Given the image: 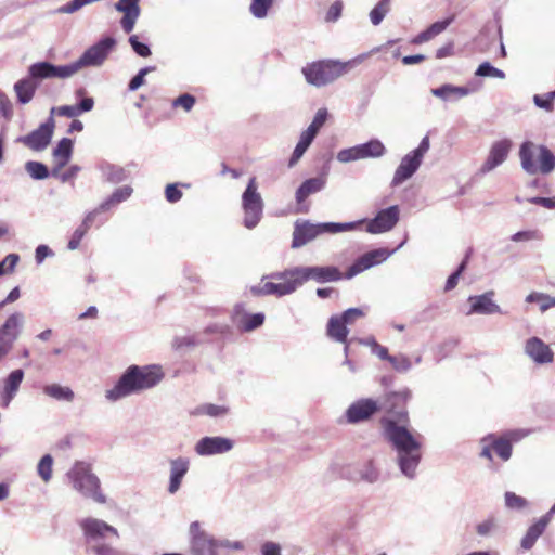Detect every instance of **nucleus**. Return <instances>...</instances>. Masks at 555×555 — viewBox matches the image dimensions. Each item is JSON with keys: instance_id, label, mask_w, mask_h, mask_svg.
Returning a JSON list of instances; mask_svg holds the SVG:
<instances>
[{"instance_id": "obj_36", "label": "nucleus", "mask_w": 555, "mask_h": 555, "mask_svg": "<svg viewBox=\"0 0 555 555\" xmlns=\"http://www.w3.org/2000/svg\"><path fill=\"white\" fill-rule=\"evenodd\" d=\"M324 178L317 177L304 181L295 194L297 204H301L309 195L320 192L324 189Z\"/></svg>"}, {"instance_id": "obj_51", "label": "nucleus", "mask_w": 555, "mask_h": 555, "mask_svg": "<svg viewBox=\"0 0 555 555\" xmlns=\"http://www.w3.org/2000/svg\"><path fill=\"white\" fill-rule=\"evenodd\" d=\"M195 96L190 93H183L172 101V107H181L185 112H190L195 105Z\"/></svg>"}, {"instance_id": "obj_3", "label": "nucleus", "mask_w": 555, "mask_h": 555, "mask_svg": "<svg viewBox=\"0 0 555 555\" xmlns=\"http://www.w3.org/2000/svg\"><path fill=\"white\" fill-rule=\"evenodd\" d=\"M522 170L528 175H550L555 170V154L545 145L525 141L519 147Z\"/></svg>"}, {"instance_id": "obj_34", "label": "nucleus", "mask_w": 555, "mask_h": 555, "mask_svg": "<svg viewBox=\"0 0 555 555\" xmlns=\"http://www.w3.org/2000/svg\"><path fill=\"white\" fill-rule=\"evenodd\" d=\"M348 325L338 317L337 314L332 315L328 319L326 333L327 336L337 341V343H347V337L349 334Z\"/></svg>"}, {"instance_id": "obj_63", "label": "nucleus", "mask_w": 555, "mask_h": 555, "mask_svg": "<svg viewBox=\"0 0 555 555\" xmlns=\"http://www.w3.org/2000/svg\"><path fill=\"white\" fill-rule=\"evenodd\" d=\"M496 528V521L494 518H488L482 522L478 524L476 531L479 535H488Z\"/></svg>"}, {"instance_id": "obj_28", "label": "nucleus", "mask_w": 555, "mask_h": 555, "mask_svg": "<svg viewBox=\"0 0 555 555\" xmlns=\"http://www.w3.org/2000/svg\"><path fill=\"white\" fill-rule=\"evenodd\" d=\"M493 295V292H487L482 295L469 296L470 309L467 314H493L501 312L500 307L492 300Z\"/></svg>"}, {"instance_id": "obj_9", "label": "nucleus", "mask_w": 555, "mask_h": 555, "mask_svg": "<svg viewBox=\"0 0 555 555\" xmlns=\"http://www.w3.org/2000/svg\"><path fill=\"white\" fill-rule=\"evenodd\" d=\"M267 278L273 281L251 286V294L256 296L275 295L282 297L293 294L299 287L296 276L293 275V268L282 272H274Z\"/></svg>"}, {"instance_id": "obj_17", "label": "nucleus", "mask_w": 555, "mask_h": 555, "mask_svg": "<svg viewBox=\"0 0 555 555\" xmlns=\"http://www.w3.org/2000/svg\"><path fill=\"white\" fill-rule=\"evenodd\" d=\"M28 76L34 81H41L44 79H67L74 76L70 63L66 65H54L50 62H37L28 67Z\"/></svg>"}, {"instance_id": "obj_2", "label": "nucleus", "mask_w": 555, "mask_h": 555, "mask_svg": "<svg viewBox=\"0 0 555 555\" xmlns=\"http://www.w3.org/2000/svg\"><path fill=\"white\" fill-rule=\"evenodd\" d=\"M164 377L159 365H130L120 375L115 385L105 390V399L116 402L134 393L155 387Z\"/></svg>"}, {"instance_id": "obj_53", "label": "nucleus", "mask_w": 555, "mask_h": 555, "mask_svg": "<svg viewBox=\"0 0 555 555\" xmlns=\"http://www.w3.org/2000/svg\"><path fill=\"white\" fill-rule=\"evenodd\" d=\"M155 68L154 67H143L141 68L138 74L130 80L129 82V86H128V89L130 91H135L138 90L141 86L144 85V78L145 76L154 70Z\"/></svg>"}, {"instance_id": "obj_64", "label": "nucleus", "mask_w": 555, "mask_h": 555, "mask_svg": "<svg viewBox=\"0 0 555 555\" xmlns=\"http://www.w3.org/2000/svg\"><path fill=\"white\" fill-rule=\"evenodd\" d=\"M261 555H282V547L279 543L268 541L261 546Z\"/></svg>"}, {"instance_id": "obj_60", "label": "nucleus", "mask_w": 555, "mask_h": 555, "mask_svg": "<svg viewBox=\"0 0 555 555\" xmlns=\"http://www.w3.org/2000/svg\"><path fill=\"white\" fill-rule=\"evenodd\" d=\"M56 113L60 116L74 118L79 116L78 109L76 106L73 105H63L60 107H52L51 108V116L53 117V114Z\"/></svg>"}, {"instance_id": "obj_33", "label": "nucleus", "mask_w": 555, "mask_h": 555, "mask_svg": "<svg viewBox=\"0 0 555 555\" xmlns=\"http://www.w3.org/2000/svg\"><path fill=\"white\" fill-rule=\"evenodd\" d=\"M13 88L17 102L21 104H27L33 100L38 88V83L27 76L17 80Z\"/></svg>"}, {"instance_id": "obj_16", "label": "nucleus", "mask_w": 555, "mask_h": 555, "mask_svg": "<svg viewBox=\"0 0 555 555\" xmlns=\"http://www.w3.org/2000/svg\"><path fill=\"white\" fill-rule=\"evenodd\" d=\"M54 118L50 116L48 120L41 124L37 129L27 135L17 138V142L23 143L28 149L40 152L48 147L54 131Z\"/></svg>"}, {"instance_id": "obj_4", "label": "nucleus", "mask_w": 555, "mask_h": 555, "mask_svg": "<svg viewBox=\"0 0 555 555\" xmlns=\"http://www.w3.org/2000/svg\"><path fill=\"white\" fill-rule=\"evenodd\" d=\"M365 220H359L353 222H323V223H311L308 220H297L294 225L293 232V248H299L309 242L313 241L321 234L331 233L336 234L345 231L356 230Z\"/></svg>"}, {"instance_id": "obj_39", "label": "nucleus", "mask_w": 555, "mask_h": 555, "mask_svg": "<svg viewBox=\"0 0 555 555\" xmlns=\"http://www.w3.org/2000/svg\"><path fill=\"white\" fill-rule=\"evenodd\" d=\"M314 140V137H312L310 133L304 131L300 134L299 141L296 144L294 152L289 158L288 166L293 167L297 164V162L302 157V155L306 153L312 141Z\"/></svg>"}, {"instance_id": "obj_22", "label": "nucleus", "mask_w": 555, "mask_h": 555, "mask_svg": "<svg viewBox=\"0 0 555 555\" xmlns=\"http://www.w3.org/2000/svg\"><path fill=\"white\" fill-rule=\"evenodd\" d=\"M512 145L509 139L495 141L490 147L487 159L480 167V172L488 173L502 165L507 159Z\"/></svg>"}, {"instance_id": "obj_52", "label": "nucleus", "mask_w": 555, "mask_h": 555, "mask_svg": "<svg viewBox=\"0 0 555 555\" xmlns=\"http://www.w3.org/2000/svg\"><path fill=\"white\" fill-rule=\"evenodd\" d=\"M347 325L353 324L358 319L365 315V312L360 308H349L341 314H337Z\"/></svg>"}, {"instance_id": "obj_37", "label": "nucleus", "mask_w": 555, "mask_h": 555, "mask_svg": "<svg viewBox=\"0 0 555 555\" xmlns=\"http://www.w3.org/2000/svg\"><path fill=\"white\" fill-rule=\"evenodd\" d=\"M547 524L548 516H543L537 522L530 526L527 533L521 539V547L525 550H530L534 545L539 537L544 532Z\"/></svg>"}, {"instance_id": "obj_19", "label": "nucleus", "mask_w": 555, "mask_h": 555, "mask_svg": "<svg viewBox=\"0 0 555 555\" xmlns=\"http://www.w3.org/2000/svg\"><path fill=\"white\" fill-rule=\"evenodd\" d=\"M400 219V208L398 205L382 209L377 215L367 221L366 232L371 234H380L392 230Z\"/></svg>"}, {"instance_id": "obj_21", "label": "nucleus", "mask_w": 555, "mask_h": 555, "mask_svg": "<svg viewBox=\"0 0 555 555\" xmlns=\"http://www.w3.org/2000/svg\"><path fill=\"white\" fill-rule=\"evenodd\" d=\"M233 440L221 436H214L199 439L194 449L201 456H211L227 453L233 449Z\"/></svg>"}, {"instance_id": "obj_47", "label": "nucleus", "mask_w": 555, "mask_h": 555, "mask_svg": "<svg viewBox=\"0 0 555 555\" xmlns=\"http://www.w3.org/2000/svg\"><path fill=\"white\" fill-rule=\"evenodd\" d=\"M492 447L496 454L503 460H509L512 455V444L504 439H495L492 437Z\"/></svg>"}, {"instance_id": "obj_6", "label": "nucleus", "mask_w": 555, "mask_h": 555, "mask_svg": "<svg viewBox=\"0 0 555 555\" xmlns=\"http://www.w3.org/2000/svg\"><path fill=\"white\" fill-rule=\"evenodd\" d=\"M350 67V62L341 63L327 60L308 64L302 68V74L308 83L315 87L326 86L344 75Z\"/></svg>"}, {"instance_id": "obj_18", "label": "nucleus", "mask_w": 555, "mask_h": 555, "mask_svg": "<svg viewBox=\"0 0 555 555\" xmlns=\"http://www.w3.org/2000/svg\"><path fill=\"white\" fill-rule=\"evenodd\" d=\"M405 241H403L396 249L392 250L387 248H377L365 253L350 266L347 276L352 278L363 272L364 270L386 261L397 249L402 247Z\"/></svg>"}, {"instance_id": "obj_57", "label": "nucleus", "mask_w": 555, "mask_h": 555, "mask_svg": "<svg viewBox=\"0 0 555 555\" xmlns=\"http://www.w3.org/2000/svg\"><path fill=\"white\" fill-rule=\"evenodd\" d=\"M88 232L87 229H85L83 227L79 225L73 233L70 240L68 241V244H67V247L69 250H75L79 247L80 245V242L81 240L83 238V236L86 235V233Z\"/></svg>"}, {"instance_id": "obj_1", "label": "nucleus", "mask_w": 555, "mask_h": 555, "mask_svg": "<svg viewBox=\"0 0 555 555\" xmlns=\"http://www.w3.org/2000/svg\"><path fill=\"white\" fill-rule=\"evenodd\" d=\"M382 426L385 438L397 453V463L401 473L409 479H413L422 459L423 436L391 418H383Z\"/></svg>"}, {"instance_id": "obj_24", "label": "nucleus", "mask_w": 555, "mask_h": 555, "mask_svg": "<svg viewBox=\"0 0 555 555\" xmlns=\"http://www.w3.org/2000/svg\"><path fill=\"white\" fill-rule=\"evenodd\" d=\"M191 466V461L185 456H178L169 460V482L167 491L169 494H176L182 485Z\"/></svg>"}, {"instance_id": "obj_42", "label": "nucleus", "mask_w": 555, "mask_h": 555, "mask_svg": "<svg viewBox=\"0 0 555 555\" xmlns=\"http://www.w3.org/2000/svg\"><path fill=\"white\" fill-rule=\"evenodd\" d=\"M26 172L35 180H43L49 177L47 166L40 162L28 160L25 164Z\"/></svg>"}, {"instance_id": "obj_8", "label": "nucleus", "mask_w": 555, "mask_h": 555, "mask_svg": "<svg viewBox=\"0 0 555 555\" xmlns=\"http://www.w3.org/2000/svg\"><path fill=\"white\" fill-rule=\"evenodd\" d=\"M116 44L117 41L115 38L109 36L102 37L99 41L86 49L77 61L70 63L73 74L75 75L85 67H101L114 51Z\"/></svg>"}, {"instance_id": "obj_23", "label": "nucleus", "mask_w": 555, "mask_h": 555, "mask_svg": "<svg viewBox=\"0 0 555 555\" xmlns=\"http://www.w3.org/2000/svg\"><path fill=\"white\" fill-rule=\"evenodd\" d=\"M524 351L528 358L539 365L552 363L554 360V352L550 346L539 337H530L527 339Z\"/></svg>"}, {"instance_id": "obj_61", "label": "nucleus", "mask_w": 555, "mask_h": 555, "mask_svg": "<svg viewBox=\"0 0 555 555\" xmlns=\"http://www.w3.org/2000/svg\"><path fill=\"white\" fill-rule=\"evenodd\" d=\"M341 11H343V2L340 0L335 1L328 8L326 15H325V21L326 22H336L340 17Z\"/></svg>"}, {"instance_id": "obj_30", "label": "nucleus", "mask_w": 555, "mask_h": 555, "mask_svg": "<svg viewBox=\"0 0 555 555\" xmlns=\"http://www.w3.org/2000/svg\"><path fill=\"white\" fill-rule=\"evenodd\" d=\"M73 153V141L68 138H63L59 141L57 145L52 152L54 167L51 171L53 177L59 175V171L67 165Z\"/></svg>"}, {"instance_id": "obj_32", "label": "nucleus", "mask_w": 555, "mask_h": 555, "mask_svg": "<svg viewBox=\"0 0 555 555\" xmlns=\"http://www.w3.org/2000/svg\"><path fill=\"white\" fill-rule=\"evenodd\" d=\"M454 18L455 16L451 15L444 18L443 21L433 23L428 28L421 31L417 36H415L412 39V43L422 44L434 39L436 36L442 34L448 28V26L454 21Z\"/></svg>"}, {"instance_id": "obj_35", "label": "nucleus", "mask_w": 555, "mask_h": 555, "mask_svg": "<svg viewBox=\"0 0 555 555\" xmlns=\"http://www.w3.org/2000/svg\"><path fill=\"white\" fill-rule=\"evenodd\" d=\"M99 170L104 181L112 184L120 183L128 178V173L124 167L106 162L99 165Z\"/></svg>"}, {"instance_id": "obj_49", "label": "nucleus", "mask_w": 555, "mask_h": 555, "mask_svg": "<svg viewBox=\"0 0 555 555\" xmlns=\"http://www.w3.org/2000/svg\"><path fill=\"white\" fill-rule=\"evenodd\" d=\"M326 118H327V111L325 108H320L317 112V114L314 115L312 122L309 125V127L305 131L315 138L319 130L325 124Z\"/></svg>"}, {"instance_id": "obj_13", "label": "nucleus", "mask_w": 555, "mask_h": 555, "mask_svg": "<svg viewBox=\"0 0 555 555\" xmlns=\"http://www.w3.org/2000/svg\"><path fill=\"white\" fill-rule=\"evenodd\" d=\"M328 470L334 475H339L343 478L350 480H363L370 483L377 481L379 477L378 469L375 467L372 461H367L359 467L333 462L330 465Z\"/></svg>"}, {"instance_id": "obj_58", "label": "nucleus", "mask_w": 555, "mask_h": 555, "mask_svg": "<svg viewBox=\"0 0 555 555\" xmlns=\"http://www.w3.org/2000/svg\"><path fill=\"white\" fill-rule=\"evenodd\" d=\"M466 268V261L464 260L457 268V270L455 272H453L447 280L446 282V285H444V291L446 292H450L452 291L456 285H457V282H459V279L462 274V272L465 270Z\"/></svg>"}, {"instance_id": "obj_26", "label": "nucleus", "mask_w": 555, "mask_h": 555, "mask_svg": "<svg viewBox=\"0 0 555 555\" xmlns=\"http://www.w3.org/2000/svg\"><path fill=\"white\" fill-rule=\"evenodd\" d=\"M140 0H118L115 3L116 11L122 13L120 26L126 34L133 30L135 23L140 16Z\"/></svg>"}, {"instance_id": "obj_20", "label": "nucleus", "mask_w": 555, "mask_h": 555, "mask_svg": "<svg viewBox=\"0 0 555 555\" xmlns=\"http://www.w3.org/2000/svg\"><path fill=\"white\" fill-rule=\"evenodd\" d=\"M379 410V404L376 400L367 398L360 399L349 405L346 410L345 417L349 424H358L367 421Z\"/></svg>"}, {"instance_id": "obj_50", "label": "nucleus", "mask_w": 555, "mask_h": 555, "mask_svg": "<svg viewBox=\"0 0 555 555\" xmlns=\"http://www.w3.org/2000/svg\"><path fill=\"white\" fill-rule=\"evenodd\" d=\"M505 505L511 509L520 511L528 506V501L525 498L515 494L514 492L507 491L505 493Z\"/></svg>"}, {"instance_id": "obj_15", "label": "nucleus", "mask_w": 555, "mask_h": 555, "mask_svg": "<svg viewBox=\"0 0 555 555\" xmlns=\"http://www.w3.org/2000/svg\"><path fill=\"white\" fill-rule=\"evenodd\" d=\"M79 526L83 532L87 542H98L106 540L109 537L116 539L119 538V532L115 527L108 525L106 521L99 518H83L79 521Z\"/></svg>"}, {"instance_id": "obj_27", "label": "nucleus", "mask_w": 555, "mask_h": 555, "mask_svg": "<svg viewBox=\"0 0 555 555\" xmlns=\"http://www.w3.org/2000/svg\"><path fill=\"white\" fill-rule=\"evenodd\" d=\"M232 320L240 330L251 332L263 324L264 314L262 312L248 314L244 305L237 304L233 309Z\"/></svg>"}, {"instance_id": "obj_11", "label": "nucleus", "mask_w": 555, "mask_h": 555, "mask_svg": "<svg viewBox=\"0 0 555 555\" xmlns=\"http://www.w3.org/2000/svg\"><path fill=\"white\" fill-rule=\"evenodd\" d=\"M189 543L191 555H217L219 550L218 540L209 534L199 521L190 524Z\"/></svg>"}, {"instance_id": "obj_46", "label": "nucleus", "mask_w": 555, "mask_h": 555, "mask_svg": "<svg viewBox=\"0 0 555 555\" xmlns=\"http://www.w3.org/2000/svg\"><path fill=\"white\" fill-rule=\"evenodd\" d=\"M392 369L400 373H406L412 369V363L405 354L390 356L387 360Z\"/></svg>"}, {"instance_id": "obj_12", "label": "nucleus", "mask_w": 555, "mask_h": 555, "mask_svg": "<svg viewBox=\"0 0 555 555\" xmlns=\"http://www.w3.org/2000/svg\"><path fill=\"white\" fill-rule=\"evenodd\" d=\"M387 152L384 143L378 139H372L365 143L340 150L336 158L339 163L346 164L365 158H379Z\"/></svg>"}, {"instance_id": "obj_48", "label": "nucleus", "mask_w": 555, "mask_h": 555, "mask_svg": "<svg viewBox=\"0 0 555 555\" xmlns=\"http://www.w3.org/2000/svg\"><path fill=\"white\" fill-rule=\"evenodd\" d=\"M554 100H555V91L547 92L543 95L535 94L533 95V103L539 107L546 112L554 111Z\"/></svg>"}, {"instance_id": "obj_29", "label": "nucleus", "mask_w": 555, "mask_h": 555, "mask_svg": "<svg viewBox=\"0 0 555 555\" xmlns=\"http://www.w3.org/2000/svg\"><path fill=\"white\" fill-rule=\"evenodd\" d=\"M24 379V372L21 369L12 371L3 382L1 391V404L7 408L15 398L20 386Z\"/></svg>"}, {"instance_id": "obj_54", "label": "nucleus", "mask_w": 555, "mask_h": 555, "mask_svg": "<svg viewBox=\"0 0 555 555\" xmlns=\"http://www.w3.org/2000/svg\"><path fill=\"white\" fill-rule=\"evenodd\" d=\"M129 43L130 46L132 47L133 51L142 56V57H147L151 55V49L147 44L143 43V42H140L139 39H138V36L135 35H132L129 37Z\"/></svg>"}, {"instance_id": "obj_10", "label": "nucleus", "mask_w": 555, "mask_h": 555, "mask_svg": "<svg viewBox=\"0 0 555 555\" xmlns=\"http://www.w3.org/2000/svg\"><path fill=\"white\" fill-rule=\"evenodd\" d=\"M242 209L244 212V225L251 230L258 225L263 214V199L258 192L255 177H251L242 194Z\"/></svg>"}, {"instance_id": "obj_14", "label": "nucleus", "mask_w": 555, "mask_h": 555, "mask_svg": "<svg viewBox=\"0 0 555 555\" xmlns=\"http://www.w3.org/2000/svg\"><path fill=\"white\" fill-rule=\"evenodd\" d=\"M293 275L296 276L298 285L305 282L315 281L318 283L334 282L341 279V273L336 267H295Z\"/></svg>"}, {"instance_id": "obj_5", "label": "nucleus", "mask_w": 555, "mask_h": 555, "mask_svg": "<svg viewBox=\"0 0 555 555\" xmlns=\"http://www.w3.org/2000/svg\"><path fill=\"white\" fill-rule=\"evenodd\" d=\"M66 477L73 489L82 496L92 499L100 504L106 503V496L101 491L100 479L92 473L89 463L76 462L67 472Z\"/></svg>"}, {"instance_id": "obj_59", "label": "nucleus", "mask_w": 555, "mask_h": 555, "mask_svg": "<svg viewBox=\"0 0 555 555\" xmlns=\"http://www.w3.org/2000/svg\"><path fill=\"white\" fill-rule=\"evenodd\" d=\"M133 189L130 185H124L114 190L111 194L118 204L126 202L132 195Z\"/></svg>"}, {"instance_id": "obj_56", "label": "nucleus", "mask_w": 555, "mask_h": 555, "mask_svg": "<svg viewBox=\"0 0 555 555\" xmlns=\"http://www.w3.org/2000/svg\"><path fill=\"white\" fill-rule=\"evenodd\" d=\"M182 195H183L182 191L179 190L178 183L167 184V186L165 189V197H166L167 202H169L171 204L177 203L182 198Z\"/></svg>"}, {"instance_id": "obj_62", "label": "nucleus", "mask_w": 555, "mask_h": 555, "mask_svg": "<svg viewBox=\"0 0 555 555\" xmlns=\"http://www.w3.org/2000/svg\"><path fill=\"white\" fill-rule=\"evenodd\" d=\"M53 256L54 253L48 245L41 244L35 249V260L37 264H41L46 258Z\"/></svg>"}, {"instance_id": "obj_31", "label": "nucleus", "mask_w": 555, "mask_h": 555, "mask_svg": "<svg viewBox=\"0 0 555 555\" xmlns=\"http://www.w3.org/2000/svg\"><path fill=\"white\" fill-rule=\"evenodd\" d=\"M474 91L468 87H457L450 83H444L441 87L431 89V94L441 99L444 102L455 101L457 99L467 96Z\"/></svg>"}, {"instance_id": "obj_38", "label": "nucleus", "mask_w": 555, "mask_h": 555, "mask_svg": "<svg viewBox=\"0 0 555 555\" xmlns=\"http://www.w3.org/2000/svg\"><path fill=\"white\" fill-rule=\"evenodd\" d=\"M43 393L57 401L72 402L75 398V393L68 386H62L59 384H50L43 387Z\"/></svg>"}, {"instance_id": "obj_41", "label": "nucleus", "mask_w": 555, "mask_h": 555, "mask_svg": "<svg viewBox=\"0 0 555 555\" xmlns=\"http://www.w3.org/2000/svg\"><path fill=\"white\" fill-rule=\"evenodd\" d=\"M526 301L529 304H538L542 312L546 311L552 307H555V297H551L544 293H530L526 297Z\"/></svg>"}, {"instance_id": "obj_45", "label": "nucleus", "mask_w": 555, "mask_h": 555, "mask_svg": "<svg viewBox=\"0 0 555 555\" xmlns=\"http://www.w3.org/2000/svg\"><path fill=\"white\" fill-rule=\"evenodd\" d=\"M476 76L479 77H493L498 79H504L505 73L493 65H491L489 62L481 63L478 68L475 72Z\"/></svg>"}, {"instance_id": "obj_40", "label": "nucleus", "mask_w": 555, "mask_h": 555, "mask_svg": "<svg viewBox=\"0 0 555 555\" xmlns=\"http://www.w3.org/2000/svg\"><path fill=\"white\" fill-rule=\"evenodd\" d=\"M273 3L274 0H250L249 12L256 18H266Z\"/></svg>"}, {"instance_id": "obj_44", "label": "nucleus", "mask_w": 555, "mask_h": 555, "mask_svg": "<svg viewBox=\"0 0 555 555\" xmlns=\"http://www.w3.org/2000/svg\"><path fill=\"white\" fill-rule=\"evenodd\" d=\"M52 465H53V457L50 454H46L41 457V460L38 463L37 472L40 478L48 482L50 481L52 477Z\"/></svg>"}, {"instance_id": "obj_55", "label": "nucleus", "mask_w": 555, "mask_h": 555, "mask_svg": "<svg viewBox=\"0 0 555 555\" xmlns=\"http://www.w3.org/2000/svg\"><path fill=\"white\" fill-rule=\"evenodd\" d=\"M389 12V8H386L379 3H377L370 12V20H371V23L374 25V26H377L379 25L384 17L386 16V14Z\"/></svg>"}, {"instance_id": "obj_43", "label": "nucleus", "mask_w": 555, "mask_h": 555, "mask_svg": "<svg viewBox=\"0 0 555 555\" xmlns=\"http://www.w3.org/2000/svg\"><path fill=\"white\" fill-rule=\"evenodd\" d=\"M198 413L210 417H224L229 413V406L224 404L205 403L198 408Z\"/></svg>"}, {"instance_id": "obj_25", "label": "nucleus", "mask_w": 555, "mask_h": 555, "mask_svg": "<svg viewBox=\"0 0 555 555\" xmlns=\"http://www.w3.org/2000/svg\"><path fill=\"white\" fill-rule=\"evenodd\" d=\"M23 323L24 314L15 312L0 327V348L5 349V354H8L13 341L17 338Z\"/></svg>"}, {"instance_id": "obj_7", "label": "nucleus", "mask_w": 555, "mask_h": 555, "mask_svg": "<svg viewBox=\"0 0 555 555\" xmlns=\"http://www.w3.org/2000/svg\"><path fill=\"white\" fill-rule=\"evenodd\" d=\"M430 149L429 137L425 135L418 146L408 154H405L401 160L397 169L395 170L391 186H399L409 179H411L414 173L420 169L423 159L427 152Z\"/></svg>"}]
</instances>
